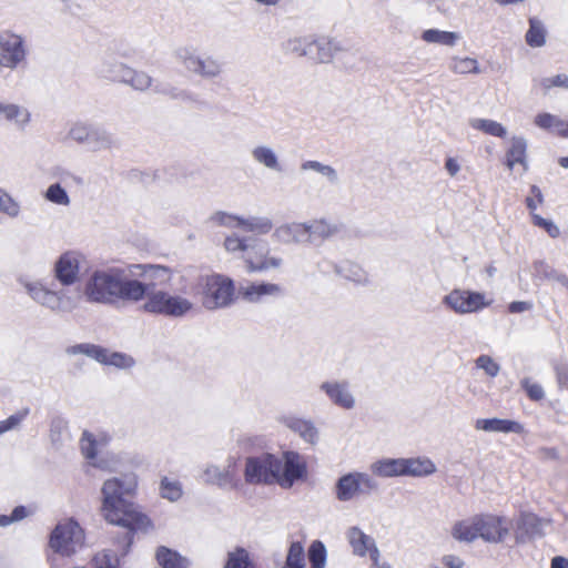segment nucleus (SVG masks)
<instances>
[{"label":"nucleus","mask_w":568,"mask_h":568,"mask_svg":"<svg viewBox=\"0 0 568 568\" xmlns=\"http://www.w3.org/2000/svg\"><path fill=\"white\" fill-rule=\"evenodd\" d=\"M176 61L193 75L214 80L223 73V63L213 55L201 54L192 45H182L174 51Z\"/></svg>","instance_id":"423d86ee"},{"label":"nucleus","mask_w":568,"mask_h":568,"mask_svg":"<svg viewBox=\"0 0 568 568\" xmlns=\"http://www.w3.org/2000/svg\"><path fill=\"white\" fill-rule=\"evenodd\" d=\"M227 463L229 464L223 468L214 464L206 465L203 471L204 481L220 487L231 484L233 480V473L231 468L234 464V459L230 458Z\"/></svg>","instance_id":"bb28decb"},{"label":"nucleus","mask_w":568,"mask_h":568,"mask_svg":"<svg viewBox=\"0 0 568 568\" xmlns=\"http://www.w3.org/2000/svg\"><path fill=\"white\" fill-rule=\"evenodd\" d=\"M247 272L264 273L272 270H280L283 265V258L271 255L270 250L265 246L250 247L244 255Z\"/></svg>","instance_id":"4468645a"},{"label":"nucleus","mask_w":568,"mask_h":568,"mask_svg":"<svg viewBox=\"0 0 568 568\" xmlns=\"http://www.w3.org/2000/svg\"><path fill=\"white\" fill-rule=\"evenodd\" d=\"M535 124L540 129L548 130L551 133H556L564 138L567 136L568 133V124L564 120L550 113L537 114L535 118Z\"/></svg>","instance_id":"473e14b6"},{"label":"nucleus","mask_w":568,"mask_h":568,"mask_svg":"<svg viewBox=\"0 0 568 568\" xmlns=\"http://www.w3.org/2000/svg\"><path fill=\"white\" fill-rule=\"evenodd\" d=\"M320 389L326 394L328 399L343 409H353L355 407V397L349 390V385L345 381H329L321 384Z\"/></svg>","instance_id":"dca6fc26"},{"label":"nucleus","mask_w":568,"mask_h":568,"mask_svg":"<svg viewBox=\"0 0 568 568\" xmlns=\"http://www.w3.org/2000/svg\"><path fill=\"white\" fill-rule=\"evenodd\" d=\"M334 270L339 276L355 283L364 284L367 282L366 273L356 264L347 262L342 265H334Z\"/></svg>","instance_id":"c03bdc74"},{"label":"nucleus","mask_w":568,"mask_h":568,"mask_svg":"<svg viewBox=\"0 0 568 568\" xmlns=\"http://www.w3.org/2000/svg\"><path fill=\"white\" fill-rule=\"evenodd\" d=\"M403 476L426 477L436 471V465L428 457L403 458Z\"/></svg>","instance_id":"cd10ccee"},{"label":"nucleus","mask_w":568,"mask_h":568,"mask_svg":"<svg viewBox=\"0 0 568 568\" xmlns=\"http://www.w3.org/2000/svg\"><path fill=\"white\" fill-rule=\"evenodd\" d=\"M65 352L69 355L83 354L101 364L118 368H131L135 364L133 357L128 354L109 352L106 348L89 343L69 346Z\"/></svg>","instance_id":"f8f14e48"},{"label":"nucleus","mask_w":568,"mask_h":568,"mask_svg":"<svg viewBox=\"0 0 568 568\" xmlns=\"http://www.w3.org/2000/svg\"><path fill=\"white\" fill-rule=\"evenodd\" d=\"M0 121L9 123L18 130L23 131L31 121V113L23 105L0 101Z\"/></svg>","instance_id":"6ab92c4d"},{"label":"nucleus","mask_w":568,"mask_h":568,"mask_svg":"<svg viewBox=\"0 0 568 568\" xmlns=\"http://www.w3.org/2000/svg\"><path fill=\"white\" fill-rule=\"evenodd\" d=\"M29 49L26 38L9 29L0 31V71H14L27 63Z\"/></svg>","instance_id":"0eeeda50"},{"label":"nucleus","mask_w":568,"mask_h":568,"mask_svg":"<svg viewBox=\"0 0 568 568\" xmlns=\"http://www.w3.org/2000/svg\"><path fill=\"white\" fill-rule=\"evenodd\" d=\"M546 521L534 514H523L518 524V529L528 538H536L544 535Z\"/></svg>","instance_id":"f704fd0d"},{"label":"nucleus","mask_w":568,"mask_h":568,"mask_svg":"<svg viewBox=\"0 0 568 568\" xmlns=\"http://www.w3.org/2000/svg\"><path fill=\"white\" fill-rule=\"evenodd\" d=\"M50 438L53 445H63L69 439L68 423L61 418L53 419L50 427Z\"/></svg>","instance_id":"09e8293b"},{"label":"nucleus","mask_w":568,"mask_h":568,"mask_svg":"<svg viewBox=\"0 0 568 568\" xmlns=\"http://www.w3.org/2000/svg\"><path fill=\"white\" fill-rule=\"evenodd\" d=\"M84 145L93 152H99L116 148L119 145V141L111 132L103 128L93 125Z\"/></svg>","instance_id":"393cba45"},{"label":"nucleus","mask_w":568,"mask_h":568,"mask_svg":"<svg viewBox=\"0 0 568 568\" xmlns=\"http://www.w3.org/2000/svg\"><path fill=\"white\" fill-rule=\"evenodd\" d=\"M224 246L229 252H244V255L250 250L243 240L233 235L225 239Z\"/></svg>","instance_id":"69168bd1"},{"label":"nucleus","mask_w":568,"mask_h":568,"mask_svg":"<svg viewBox=\"0 0 568 568\" xmlns=\"http://www.w3.org/2000/svg\"><path fill=\"white\" fill-rule=\"evenodd\" d=\"M521 386L530 399L539 400L544 397L542 387L539 384L531 382L529 378L523 379Z\"/></svg>","instance_id":"e2e57ef3"},{"label":"nucleus","mask_w":568,"mask_h":568,"mask_svg":"<svg viewBox=\"0 0 568 568\" xmlns=\"http://www.w3.org/2000/svg\"><path fill=\"white\" fill-rule=\"evenodd\" d=\"M378 489L377 481L365 473H348L335 485V496L339 501H349L361 494H371Z\"/></svg>","instance_id":"9d476101"},{"label":"nucleus","mask_w":568,"mask_h":568,"mask_svg":"<svg viewBox=\"0 0 568 568\" xmlns=\"http://www.w3.org/2000/svg\"><path fill=\"white\" fill-rule=\"evenodd\" d=\"M183 489L179 480L163 477L160 481V495L170 501H176L182 497Z\"/></svg>","instance_id":"a18cd8bd"},{"label":"nucleus","mask_w":568,"mask_h":568,"mask_svg":"<svg viewBox=\"0 0 568 568\" xmlns=\"http://www.w3.org/2000/svg\"><path fill=\"white\" fill-rule=\"evenodd\" d=\"M196 294L205 310L225 308L235 300L234 282L222 274L202 276L196 284Z\"/></svg>","instance_id":"20e7f679"},{"label":"nucleus","mask_w":568,"mask_h":568,"mask_svg":"<svg viewBox=\"0 0 568 568\" xmlns=\"http://www.w3.org/2000/svg\"><path fill=\"white\" fill-rule=\"evenodd\" d=\"M301 171L316 172V173L321 174L323 178H325L327 180V182L333 185H336L339 183V175H338L336 169H334L331 165L324 164L320 161L308 160V161L303 162L301 164Z\"/></svg>","instance_id":"58836bf2"},{"label":"nucleus","mask_w":568,"mask_h":568,"mask_svg":"<svg viewBox=\"0 0 568 568\" xmlns=\"http://www.w3.org/2000/svg\"><path fill=\"white\" fill-rule=\"evenodd\" d=\"M121 82L130 84L135 90L144 91L151 87L152 78L143 71H136L126 65Z\"/></svg>","instance_id":"a19ab883"},{"label":"nucleus","mask_w":568,"mask_h":568,"mask_svg":"<svg viewBox=\"0 0 568 568\" xmlns=\"http://www.w3.org/2000/svg\"><path fill=\"white\" fill-rule=\"evenodd\" d=\"M531 195L527 196L526 204L527 207L530 210V213H535V210L538 205L542 204L544 202V195L541 193V190L537 185H531L530 187Z\"/></svg>","instance_id":"338daca9"},{"label":"nucleus","mask_w":568,"mask_h":568,"mask_svg":"<svg viewBox=\"0 0 568 568\" xmlns=\"http://www.w3.org/2000/svg\"><path fill=\"white\" fill-rule=\"evenodd\" d=\"M477 525V516L457 521L452 527V536L458 541L473 542L478 538Z\"/></svg>","instance_id":"7c9ffc66"},{"label":"nucleus","mask_w":568,"mask_h":568,"mask_svg":"<svg viewBox=\"0 0 568 568\" xmlns=\"http://www.w3.org/2000/svg\"><path fill=\"white\" fill-rule=\"evenodd\" d=\"M251 156L256 164L265 168L266 170L276 173L284 171L278 153L268 144H255L251 149Z\"/></svg>","instance_id":"412c9836"},{"label":"nucleus","mask_w":568,"mask_h":568,"mask_svg":"<svg viewBox=\"0 0 568 568\" xmlns=\"http://www.w3.org/2000/svg\"><path fill=\"white\" fill-rule=\"evenodd\" d=\"M313 53L310 60L316 63H329L333 61L335 54L342 50L339 42L328 37H316L312 39Z\"/></svg>","instance_id":"aec40b11"},{"label":"nucleus","mask_w":568,"mask_h":568,"mask_svg":"<svg viewBox=\"0 0 568 568\" xmlns=\"http://www.w3.org/2000/svg\"><path fill=\"white\" fill-rule=\"evenodd\" d=\"M443 564L447 568H463L464 561L454 555H446L443 557Z\"/></svg>","instance_id":"774afa93"},{"label":"nucleus","mask_w":568,"mask_h":568,"mask_svg":"<svg viewBox=\"0 0 568 568\" xmlns=\"http://www.w3.org/2000/svg\"><path fill=\"white\" fill-rule=\"evenodd\" d=\"M443 304L453 312L465 315L479 312L491 304L481 292L455 288L443 298Z\"/></svg>","instance_id":"9b49d317"},{"label":"nucleus","mask_w":568,"mask_h":568,"mask_svg":"<svg viewBox=\"0 0 568 568\" xmlns=\"http://www.w3.org/2000/svg\"><path fill=\"white\" fill-rule=\"evenodd\" d=\"M460 34L452 31L428 29L422 33V39L427 43H437L446 47H455L460 40Z\"/></svg>","instance_id":"72a5a7b5"},{"label":"nucleus","mask_w":568,"mask_h":568,"mask_svg":"<svg viewBox=\"0 0 568 568\" xmlns=\"http://www.w3.org/2000/svg\"><path fill=\"white\" fill-rule=\"evenodd\" d=\"M27 413V410L24 413H18L11 415L6 420H0V435L17 428L26 417Z\"/></svg>","instance_id":"0e129e2a"},{"label":"nucleus","mask_w":568,"mask_h":568,"mask_svg":"<svg viewBox=\"0 0 568 568\" xmlns=\"http://www.w3.org/2000/svg\"><path fill=\"white\" fill-rule=\"evenodd\" d=\"M98 446L99 444L94 439L93 435L89 432H84L80 440V447L83 456L90 460L95 459L98 455Z\"/></svg>","instance_id":"864d4df0"},{"label":"nucleus","mask_w":568,"mask_h":568,"mask_svg":"<svg viewBox=\"0 0 568 568\" xmlns=\"http://www.w3.org/2000/svg\"><path fill=\"white\" fill-rule=\"evenodd\" d=\"M527 142L524 138L514 136L511 139V146L507 152L506 164L508 169H513L516 163H519L524 168V172L528 170V163L526 160Z\"/></svg>","instance_id":"2f4dec72"},{"label":"nucleus","mask_w":568,"mask_h":568,"mask_svg":"<svg viewBox=\"0 0 568 568\" xmlns=\"http://www.w3.org/2000/svg\"><path fill=\"white\" fill-rule=\"evenodd\" d=\"M448 68L453 73L459 75L478 74L481 72L478 61L469 57H452Z\"/></svg>","instance_id":"c9c22d12"},{"label":"nucleus","mask_w":568,"mask_h":568,"mask_svg":"<svg viewBox=\"0 0 568 568\" xmlns=\"http://www.w3.org/2000/svg\"><path fill=\"white\" fill-rule=\"evenodd\" d=\"M287 427L297 433L305 442L315 444L318 438V432L310 420L291 418L286 423Z\"/></svg>","instance_id":"e433bc0d"},{"label":"nucleus","mask_w":568,"mask_h":568,"mask_svg":"<svg viewBox=\"0 0 568 568\" xmlns=\"http://www.w3.org/2000/svg\"><path fill=\"white\" fill-rule=\"evenodd\" d=\"M568 77L566 74H557L535 80V84L542 90L544 94H547L554 87H566Z\"/></svg>","instance_id":"5fc2aeb1"},{"label":"nucleus","mask_w":568,"mask_h":568,"mask_svg":"<svg viewBox=\"0 0 568 568\" xmlns=\"http://www.w3.org/2000/svg\"><path fill=\"white\" fill-rule=\"evenodd\" d=\"M155 559L162 568H187L190 565L187 558L165 546L158 547L155 551Z\"/></svg>","instance_id":"c756f323"},{"label":"nucleus","mask_w":568,"mask_h":568,"mask_svg":"<svg viewBox=\"0 0 568 568\" xmlns=\"http://www.w3.org/2000/svg\"><path fill=\"white\" fill-rule=\"evenodd\" d=\"M525 40L531 48H540L546 43V29L539 19H529V29L526 32Z\"/></svg>","instance_id":"ea45409f"},{"label":"nucleus","mask_w":568,"mask_h":568,"mask_svg":"<svg viewBox=\"0 0 568 568\" xmlns=\"http://www.w3.org/2000/svg\"><path fill=\"white\" fill-rule=\"evenodd\" d=\"M84 542V531L73 519L60 521L52 530L50 548L62 556L75 554Z\"/></svg>","instance_id":"6e6552de"},{"label":"nucleus","mask_w":568,"mask_h":568,"mask_svg":"<svg viewBox=\"0 0 568 568\" xmlns=\"http://www.w3.org/2000/svg\"><path fill=\"white\" fill-rule=\"evenodd\" d=\"M24 288L36 303L50 311L71 312L75 307V301L68 295L64 288L54 291L40 281L26 282Z\"/></svg>","instance_id":"1a4fd4ad"},{"label":"nucleus","mask_w":568,"mask_h":568,"mask_svg":"<svg viewBox=\"0 0 568 568\" xmlns=\"http://www.w3.org/2000/svg\"><path fill=\"white\" fill-rule=\"evenodd\" d=\"M239 220L242 219L230 215L225 212H216L211 216V221L214 222L215 224L229 227H241V225H237Z\"/></svg>","instance_id":"680f3d73"},{"label":"nucleus","mask_w":568,"mask_h":568,"mask_svg":"<svg viewBox=\"0 0 568 568\" xmlns=\"http://www.w3.org/2000/svg\"><path fill=\"white\" fill-rule=\"evenodd\" d=\"M477 524L478 538L487 542H500L509 531L507 521L494 515L477 516Z\"/></svg>","instance_id":"2eb2a0df"},{"label":"nucleus","mask_w":568,"mask_h":568,"mask_svg":"<svg viewBox=\"0 0 568 568\" xmlns=\"http://www.w3.org/2000/svg\"><path fill=\"white\" fill-rule=\"evenodd\" d=\"M145 297L142 306L144 312L160 314L169 317H183L195 311V304L182 296L173 295L166 291L154 290L153 284H146Z\"/></svg>","instance_id":"39448f33"},{"label":"nucleus","mask_w":568,"mask_h":568,"mask_svg":"<svg viewBox=\"0 0 568 568\" xmlns=\"http://www.w3.org/2000/svg\"><path fill=\"white\" fill-rule=\"evenodd\" d=\"M125 69L126 65L121 62L113 59H103L99 64L97 72L102 78L121 82Z\"/></svg>","instance_id":"79ce46f5"},{"label":"nucleus","mask_w":568,"mask_h":568,"mask_svg":"<svg viewBox=\"0 0 568 568\" xmlns=\"http://www.w3.org/2000/svg\"><path fill=\"white\" fill-rule=\"evenodd\" d=\"M237 225H241L245 231L257 232L260 234H266L273 227V223L268 217L257 216L247 220H239Z\"/></svg>","instance_id":"49530a36"},{"label":"nucleus","mask_w":568,"mask_h":568,"mask_svg":"<svg viewBox=\"0 0 568 568\" xmlns=\"http://www.w3.org/2000/svg\"><path fill=\"white\" fill-rule=\"evenodd\" d=\"M312 39L313 36H294L285 41L284 48L290 53L310 58L313 53Z\"/></svg>","instance_id":"4c0bfd02"},{"label":"nucleus","mask_w":568,"mask_h":568,"mask_svg":"<svg viewBox=\"0 0 568 568\" xmlns=\"http://www.w3.org/2000/svg\"><path fill=\"white\" fill-rule=\"evenodd\" d=\"M45 199L54 204L63 206L70 204V197L67 191L59 183H54L48 187Z\"/></svg>","instance_id":"3c124183"},{"label":"nucleus","mask_w":568,"mask_h":568,"mask_svg":"<svg viewBox=\"0 0 568 568\" xmlns=\"http://www.w3.org/2000/svg\"><path fill=\"white\" fill-rule=\"evenodd\" d=\"M92 126L93 125L83 122L73 123L69 130V138L72 139L74 142L84 145L89 138Z\"/></svg>","instance_id":"4d7b16f0"},{"label":"nucleus","mask_w":568,"mask_h":568,"mask_svg":"<svg viewBox=\"0 0 568 568\" xmlns=\"http://www.w3.org/2000/svg\"><path fill=\"white\" fill-rule=\"evenodd\" d=\"M347 539L355 555L364 557L367 554L372 558V554L377 549L372 537L364 534L358 527H351L347 531Z\"/></svg>","instance_id":"a878e982"},{"label":"nucleus","mask_w":568,"mask_h":568,"mask_svg":"<svg viewBox=\"0 0 568 568\" xmlns=\"http://www.w3.org/2000/svg\"><path fill=\"white\" fill-rule=\"evenodd\" d=\"M118 555L112 551H102L93 557V568H118Z\"/></svg>","instance_id":"6e6d98bb"},{"label":"nucleus","mask_w":568,"mask_h":568,"mask_svg":"<svg viewBox=\"0 0 568 568\" xmlns=\"http://www.w3.org/2000/svg\"><path fill=\"white\" fill-rule=\"evenodd\" d=\"M308 559L312 568H324L326 564V549L322 541H313L308 549Z\"/></svg>","instance_id":"8fccbe9b"},{"label":"nucleus","mask_w":568,"mask_h":568,"mask_svg":"<svg viewBox=\"0 0 568 568\" xmlns=\"http://www.w3.org/2000/svg\"><path fill=\"white\" fill-rule=\"evenodd\" d=\"M273 239L281 244L308 243L306 222H290L277 226L273 232Z\"/></svg>","instance_id":"a211bd4d"},{"label":"nucleus","mask_w":568,"mask_h":568,"mask_svg":"<svg viewBox=\"0 0 568 568\" xmlns=\"http://www.w3.org/2000/svg\"><path fill=\"white\" fill-rule=\"evenodd\" d=\"M403 458H383L371 465V471L378 477L403 476Z\"/></svg>","instance_id":"c85d7f7f"},{"label":"nucleus","mask_w":568,"mask_h":568,"mask_svg":"<svg viewBox=\"0 0 568 568\" xmlns=\"http://www.w3.org/2000/svg\"><path fill=\"white\" fill-rule=\"evenodd\" d=\"M475 428L486 433L521 434L524 432L523 425L518 422L496 417L477 419L475 423Z\"/></svg>","instance_id":"4be33fe9"},{"label":"nucleus","mask_w":568,"mask_h":568,"mask_svg":"<svg viewBox=\"0 0 568 568\" xmlns=\"http://www.w3.org/2000/svg\"><path fill=\"white\" fill-rule=\"evenodd\" d=\"M242 297L250 303H262L268 297H281L284 295V288L276 283H251L240 288Z\"/></svg>","instance_id":"f3484780"},{"label":"nucleus","mask_w":568,"mask_h":568,"mask_svg":"<svg viewBox=\"0 0 568 568\" xmlns=\"http://www.w3.org/2000/svg\"><path fill=\"white\" fill-rule=\"evenodd\" d=\"M469 124L473 129L493 136L504 138L507 133L506 128L501 123L489 119H471Z\"/></svg>","instance_id":"37998d69"},{"label":"nucleus","mask_w":568,"mask_h":568,"mask_svg":"<svg viewBox=\"0 0 568 568\" xmlns=\"http://www.w3.org/2000/svg\"><path fill=\"white\" fill-rule=\"evenodd\" d=\"M308 243L326 241L339 232V226L325 219H315L306 222Z\"/></svg>","instance_id":"5701e85b"},{"label":"nucleus","mask_w":568,"mask_h":568,"mask_svg":"<svg viewBox=\"0 0 568 568\" xmlns=\"http://www.w3.org/2000/svg\"><path fill=\"white\" fill-rule=\"evenodd\" d=\"M283 567L305 568L304 548L298 541L291 544L286 560Z\"/></svg>","instance_id":"de8ad7c7"},{"label":"nucleus","mask_w":568,"mask_h":568,"mask_svg":"<svg viewBox=\"0 0 568 568\" xmlns=\"http://www.w3.org/2000/svg\"><path fill=\"white\" fill-rule=\"evenodd\" d=\"M531 219L536 226L544 229L551 237L559 235V227L552 221L546 220L536 213H532Z\"/></svg>","instance_id":"052dcab7"},{"label":"nucleus","mask_w":568,"mask_h":568,"mask_svg":"<svg viewBox=\"0 0 568 568\" xmlns=\"http://www.w3.org/2000/svg\"><path fill=\"white\" fill-rule=\"evenodd\" d=\"M133 268L140 271V275L145 276L151 282L149 284H153L154 287L156 285H168L170 284L173 277V271L163 265L156 264H135L132 265ZM146 284L145 282H143Z\"/></svg>","instance_id":"b1692460"},{"label":"nucleus","mask_w":568,"mask_h":568,"mask_svg":"<svg viewBox=\"0 0 568 568\" xmlns=\"http://www.w3.org/2000/svg\"><path fill=\"white\" fill-rule=\"evenodd\" d=\"M224 568H247V554L243 549L229 555L227 562Z\"/></svg>","instance_id":"bf43d9fd"},{"label":"nucleus","mask_w":568,"mask_h":568,"mask_svg":"<svg viewBox=\"0 0 568 568\" xmlns=\"http://www.w3.org/2000/svg\"><path fill=\"white\" fill-rule=\"evenodd\" d=\"M476 367L483 369L490 377H496L500 371V366L488 355H480L476 359Z\"/></svg>","instance_id":"13d9d810"},{"label":"nucleus","mask_w":568,"mask_h":568,"mask_svg":"<svg viewBox=\"0 0 568 568\" xmlns=\"http://www.w3.org/2000/svg\"><path fill=\"white\" fill-rule=\"evenodd\" d=\"M0 212L12 219L17 217L20 213L19 203L2 189H0Z\"/></svg>","instance_id":"603ef678"},{"label":"nucleus","mask_w":568,"mask_h":568,"mask_svg":"<svg viewBox=\"0 0 568 568\" xmlns=\"http://www.w3.org/2000/svg\"><path fill=\"white\" fill-rule=\"evenodd\" d=\"M136 484L135 474L128 473L106 479L101 489L104 518L112 525L126 528L125 548L131 545L134 531H145L150 526L149 518L138 506L125 499V496L134 491Z\"/></svg>","instance_id":"f257e3e1"},{"label":"nucleus","mask_w":568,"mask_h":568,"mask_svg":"<svg viewBox=\"0 0 568 568\" xmlns=\"http://www.w3.org/2000/svg\"><path fill=\"white\" fill-rule=\"evenodd\" d=\"M146 293V284L119 270L95 271L84 286L89 302L106 305L135 304L143 301Z\"/></svg>","instance_id":"7ed1b4c3"},{"label":"nucleus","mask_w":568,"mask_h":568,"mask_svg":"<svg viewBox=\"0 0 568 568\" xmlns=\"http://www.w3.org/2000/svg\"><path fill=\"white\" fill-rule=\"evenodd\" d=\"M85 257L78 251L62 253L53 264V276L62 286H71L80 280Z\"/></svg>","instance_id":"ddd939ff"},{"label":"nucleus","mask_w":568,"mask_h":568,"mask_svg":"<svg viewBox=\"0 0 568 568\" xmlns=\"http://www.w3.org/2000/svg\"><path fill=\"white\" fill-rule=\"evenodd\" d=\"M307 475L306 462L296 452L286 450L281 457L261 454L245 460L244 479L250 485H273L291 488Z\"/></svg>","instance_id":"f03ea898"}]
</instances>
